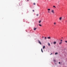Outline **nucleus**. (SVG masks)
I'll use <instances>...</instances> for the list:
<instances>
[{"label":"nucleus","instance_id":"1","mask_svg":"<svg viewBox=\"0 0 67 67\" xmlns=\"http://www.w3.org/2000/svg\"><path fill=\"white\" fill-rule=\"evenodd\" d=\"M51 12H52V13H54V10H52L51 11Z\"/></svg>","mask_w":67,"mask_h":67},{"label":"nucleus","instance_id":"2","mask_svg":"<svg viewBox=\"0 0 67 67\" xmlns=\"http://www.w3.org/2000/svg\"><path fill=\"white\" fill-rule=\"evenodd\" d=\"M56 44V41H54L53 42V44Z\"/></svg>","mask_w":67,"mask_h":67},{"label":"nucleus","instance_id":"3","mask_svg":"<svg viewBox=\"0 0 67 67\" xmlns=\"http://www.w3.org/2000/svg\"><path fill=\"white\" fill-rule=\"evenodd\" d=\"M38 42H39V43L40 44V45H41L42 44V43H41V42H40V41L38 40Z\"/></svg>","mask_w":67,"mask_h":67},{"label":"nucleus","instance_id":"4","mask_svg":"<svg viewBox=\"0 0 67 67\" xmlns=\"http://www.w3.org/2000/svg\"><path fill=\"white\" fill-rule=\"evenodd\" d=\"M62 17H60V18H59V20H62Z\"/></svg>","mask_w":67,"mask_h":67},{"label":"nucleus","instance_id":"5","mask_svg":"<svg viewBox=\"0 0 67 67\" xmlns=\"http://www.w3.org/2000/svg\"><path fill=\"white\" fill-rule=\"evenodd\" d=\"M47 38H48V39H51V38L50 37H47Z\"/></svg>","mask_w":67,"mask_h":67},{"label":"nucleus","instance_id":"6","mask_svg":"<svg viewBox=\"0 0 67 67\" xmlns=\"http://www.w3.org/2000/svg\"><path fill=\"white\" fill-rule=\"evenodd\" d=\"M62 43V42H61L60 43H59V45H60V44H61Z\"/></svg>","mask_w":67,"mask_h":67},{"label":"nucleus","instance_id":"7","mask_svg":"<svg viewBox=\"0 0 67 67\" xmlns=\"http://www.w3.org/2000/svg\"><path fill=\"white\" fill-rule=\"evenodd\" d=\"M48 45L49 46H50V43H48Z\"/></svg>","mask_w":67,"mask_h":67},{"label":"nucleus","instance_id":"8","mask_svg":"<svg viewBox=\"0 0 67 67\" xmlns=\"http://www.w3.org/2000/svg\"><path fill=\"white\" fill-rule=\"evenodd\" d=\"M45 48V46H43V49H44Z\"/></svg>","mask_w":67,"mask_h":67},{"label":"nucleus","instance_id":"9","mask_svg":"<svg viewBox=\"0 0 67 67\" xmlns=\"http://www.w3.org/2000/svg\"><path fill=\"white\" fill-rule=\"evenodd\" d=\"M41 22H42V21H41V20H40V21H39V23H41Z\"/></svg>","mask_w":67,"mask_h":67},{"label":"nucleus","instance_id":"10","mask_svg":"<svg viewBox=\"0 0 67 67\" xmlns=\"http://www.w3.org/2000/svg\"><path fill=\"white\" fill-rule=\"evenodd\" d=\"M55 55H57L58 54V53L57 52L56 53H55Z\"/></svg>","mask_w":67,"mask_h":67},{"label":"nucleus","instance_id":"11","mask_svg":"<svg viewBox=\"0 0 67 67\" xmlns=\"http://www.w3.org/2000/svg\"><path fill=\"white\" fill-rule=\"evenodd\" d=\"M39 25L40 26H42V25L40 24H39Z\"/></svg>","mask_w":67,"mask_h":67},{"label":"nucleus","instance_id":"12","mask_svg":"<svg viewBox=\"0 0 67 67\" xmlns=\"http://www.w3.org/2000/svg\"><path fill=\"white\" fill-rule=\"evenodd\" d=\"M41 52H42V53H43V50L42 49V48L41 49Z\"/></svg>","mask_w":67,"mask_h":67},{"label":"nucleus","instance_id":"13","mask_svg":"<svg viewBox=\"0 0 67 67\" xmlns=\"http://www.w3.org/2000/svg\"><path fill=\"white\" fill-rule=\"evenodd\" d=\"M36 28H35L34 29V31H35V30H36Z\"/></svg>","mask_w":67,"mask_h":67},{"label":"nucleus","instance_id":"14","mask_svg":"<svg viewBox=\"0 0 67 67\" xmlns=\"http://www.w3.org/2000/svg\"><path fill=\"white\" fill-rule=\"evenodd\" d=\"M50 10H51V9H48V11H49Z\"/></svg>","mask_w":67,"mask_h":67},{"label":"nucleus","instance_id":"15","mask_svg":"<svg viewBox=\"0 0 67 67\" xmlns=\"http://www.w3.org/2000/svg\"><path fill=\"white\" fill-rule=\"evenodd\" d=\"M53 7H54V8H56V7H55V6H53Z\"/></svg>","mask_w":67,"mask_h":67},{"label":"nucleus","instance_id":"16","mask_svg":"<svg viewBox=\"0 0 67 67\" xmlns=\"http://www.w3.org/2000/svg\"><path fill=\"white\" fill-rule=\"evenodd\" d=\"M56 24V23H54V25H55V24Z\"/></svg>","mask_w":67,"mask_h":67},{"label":"nucleus","instance_id":"17","mask_svg":"<svg viewBox=\"0 0 67 67\" xmlns=\"http://www.w3.org/2000/svg\"><path fill=\"white\" fill-rule=\"evenodd\" d=\"M34 5H35V3H34Z\"/></svg>","mask_w":67,"mask_h":67},{"label":"nucleus","instance_id":"18","mask_svg":"<svg viewBox=\"0 0 67 67\" xmlns=\"http://www.w3.org/2000/svg\"><path fill=\"white\" fill-rule=\"evenodd\" d=\"M44 39H47V38H46V37H44Z\"/></svg>","mask_w":67,"mask_h":67},{"label":"nucleus","instance_id":"19","mask_svg":"<svg viewBox=\"0 0 67 67\" xmlns=\"http://www.w3.org/2000/svg\"><path fill=\"white\" fill-rule=\"evenodd\" d=\"M60 41H61V42H62V41H63V40H60Z\"/></svg>","mask_w":67,"mask_h":67},{"label":"nucleus","instance_id":"20","mask_svg":"<svg viewBox=\"0 0 67 67\" xmlns=\"http://www.w3.org/2000/svg\"><path fill=\"white\" fill-rule=\"evenodd\" d=\"M48 13H50V12H49V11H48Z\"/></svg>","mask_w":67,"mask_h":67},{"label":"nucleus","instance_id":"21","mask_svg":"<svg viewBox=\"0 0 67 67\" xmlns=\"http://www.w3.org/2000/svg\"><path fill=\"white\" fill-rule=\"evenodd\" d=\"M32 11L33 12H34V10H32Z\"/></svg>","mask_w":67,"mask_h":67},{"label":"nucleus","instance_id":"22","mask_svg":"<svg viewBox=\"0 0 67 67\" xmlns=\"http://www.w3.org/2000/svg\"><path fill=\"white\" fill-rule=\"evenodd\" d=\"M38 14H37V16H38Z\"/></svg>","mask_w":67,"mask_h":67},{"label":"nucleus","instance_id":"23","mask_svg":"<svg viewBox=\"0 0 67 67\" xmlns=\"http://www.w3.org/2000/svg\"><path fill=\"white\" fill-rule=\"evenodd\" d=\"M59 64H60V62H59Z\"/></svg>","mask_w":67,"mask_h":67},{"label":"nucleus","instance_id":"24","mask_svg":"<svg viewBox=\"0 0 67 67\" xmlns=\"http://www.w3.org/2000/svg\"><path fill=\"white\" fill-rule=\"evenodd\" d=\"M42 38H44V37L43 36L42 37Z\"/></svg>","mask_w":67,"mask_h":67},{"label":"nucleus","instance_id":"25","mask_svg":"<svg viewBox=\"0 0 67 67\" xmlns=\"http://www.w3.org/2000/svg\"><path fill=\"white\" fill-rule=\"evenodd\" d=\"M52 54V53H51V54H50V55H51Z\"/></svg>","mask_w":67,"mask_h":67},{"label":"nucleus","instance_id":"26","mask_svg":"<svg viewBox=\"0 0 67 67\" xmlns=\"http://www.w3.org/2000/svg\"><path fill=\"white\" fill-rule=\"evenodd\" d=\"M27 1H29V0H27Z\"/></svg>","mask_w":67,"mask_h":67},{"label":"nucleus","instance_id":"27","mask_svg":"<svg viewBox=\"0 0 67 67\" xmlns=\"http://www.w3.org/2000/svg\"><path fill=\"white\" fill-rule=\"evenodd\" d=\"M54 62H55V60H54Z\"/></svg>","mask_w":67,"mask_h":67},{"label":"nucleus","instance_id":"28","mask_svg":"<svg viewBox=\"0 0 67 67\" xmlns=\"http://www.w3.org/2000/svg\"><path fill=\"white\" fill-rule=\"evenodd\" d=\"M63 37H62V38H63Z\"/></svg>","mask_w":67,"mask_h":67}]
</instances>
